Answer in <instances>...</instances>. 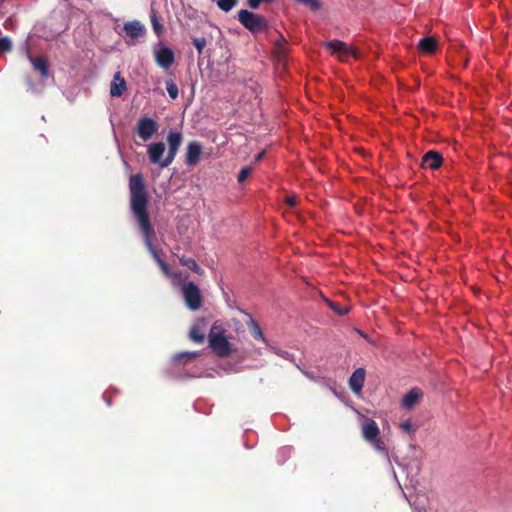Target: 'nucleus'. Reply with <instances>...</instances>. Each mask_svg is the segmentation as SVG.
Wrapping results in <instances>:
<instances>
[{
  "mask_svg": "<svg viewBox=\"0 0 512 512\" xmlns=\"http://www.w3.org/2000/svg\"><path fill=\"white\" fill-rule=\"evenodd\" d=\"M297 3L302 4L312 11H317L320 9V2L318 0H295Z\"/></svg>",
  "mask_w": 512,
  "mask_h": 512,
  "instance_id": "obj_24",
  "label": "nucleus"
},
{
  "mask_svg": "<svg viewBox=\"0 0 512 512\" xmlns=\"http://www.w3.org/2000/svg\"><path fill=\"white\" fill-rule=\"evenodd\" d=\"M129 188L131 210L140 230L142 231L145 246L157 264L160 265V263L164 261L152 243V238L154 237L155 232L147 213V193L145 190L143 178L140 174H135L130 177Z\"/></svg>",
  "mask_w": 512,
  "mask_h": 512,
  "instance_id": "obj_1",
  "label": "nucleus"
},
{
  "mask_svg": "<svg viewBox=\"0 0 512 512\" xmlns=\"http://www.w3.org/2000/svg\"><path fill=\"white\" fill-rule=\"evenodd\" d=\"M166 90L171 99H176L178 97V87L174 81H166Z\"/></svg>",
  "mask_w": 512,
  "mask_h": 512,
  "instance_id": "obj_23",
  "label": "nucleus"
},
{
  "mask_svg": "<svg viewBox=\"0 0 512 512\" xmlns=\"http://www.w3.org/2000/svg\"><path fill=\"white\" fill-rule=\"evenodd\" d=\"M123 30L126 36L131 38V40L126 41L128 45H135L136 42L134 40L142 37L146 33L145 26L138 20L126 22L123 25Z\"/></svg>",
  "mask_w": 512,
  "mask_h": 512,
  "instance_id": "obj_11",
  "label": "nucleus"
},
{
  "mask_svg": "<svg viewBox=\"0 0 512 512\" xmlns=\"http://www.w3.org/2000/svg\"><path fill=\"white\" fill-rule=\"evenodd\" d=\"M206 39L204 37H197L193 39V44L197 49L198 53L201 54L206 46Z\"/></svg>",
  "mask_w": 512,
  "mask_h": 512,
  "instance_id": "obj_28",
  "label": "nucleus"
},
{
  "mask_svg": "<svg viewBox=\"0 0 512 512\" xmlns=\"http://www.w3.org/2000/svg\"><path fill=\"white\" fill-rule=\"evenodd\" d=\"M413 512H422V509L417 506H413Z\"/></svg>",
  "mask_w": 512,
  "mask_h": 512,
  "instance_id": "obj_39",
  "label": "nucleus"
},
{
  "mask_svg": "<svg viewBox=\"0 0 512 512\" xmlns=\"http://www.w3.org/2000/svg\"><path fill=\"white\" fill-rule=\"evenodd\" d=\"M189 337L196 343H202L204 341V333L198 326H193L190 330Z\"/></svg>",
  "mask_w": 512,
  "mask_h": 512,
  "instance_id": "obj_21",
  "label": "nucleus"
},
{
  "mask_svg": "<svg viewBox=\"0 0 512 512\" xmlns=\"http://www.w3.org/2000/svg\"><path fill=\"white\" fill-rule=\"evenodd\" d=\"M421 397H422L421 390H419L417 388L411 389L402 399V402H401L402 408L407 409V410L413 408Z\"/></svg>",
  "mask_w": 512,
  "mask_h": 512,
  "instance_id": "obj_17",
  "label": "nucleus"
},
{
  "mask_svg": "<svg viewBox=\"0 0 512 512\" xmlns=\"http://www.w3.org/2000/svg\"><path fill=\"white\" fill-rule=\"evenodd\" d=\"M198 355H199L198 352L185 351V352H180V353L175 354L173 356V360L176 362H178V361L190 362L194 358H196Z\"/></svg>",
  "mask_w": 512,
  "mask_h": 512,
  "instance_id": "obj_20",
  "label": "nucleus"
},
{
  "mask_svg": "<svg viewBox=\"0 0 512 512\" xmlns=\"http://www.w3.org/2000/svg\"><path fill=\"white\" fill-rule=\"evenodd\" d=\"M12 48V42L8 37L0 38V52H8Z\"/></svg>",
  "mask_w": 512,
  "mask_h": 512,
  "instance_id": "obj_26",
  "label": "nucleus"
},
{
  "mask_svg": "<svg viewBox=\"0 0 512 512\" xmlns=\"http://www.w3.org/2000/svg\"><path fill=\"white\" fill-rule=\"evenodd\" d=\"M27 84H28L29 88H30L32 91H34V90H35V87H34L33 83H32L29 79L27 80Z\"/></svg>",
  "mask_w": 512,
  "mask_h": 512,
  "instance_id": "obj_37",
  "label": "nucleus"
},
{
  "mask_svg": "<svg viewBox=\"0 0 512 512\" xmlns=\"http://www.w3.org/2000/svg\"><path fill=\"white\" fill-rule=\"evenodd\" d=\"M360 425L363 439L378 453L383 454L387 459H389L385 443L380 437V429L377 423L362 415L360 417Z\"/></svg>",
  "mask_w": 512,
  "mask_h": 512,
  "instance_id": "obj_2",
  "label": "nucleus"
},
{
  "mask_svg": "<svg viewBox=\"0 0 512 512\" xmlns=\"http://www.w3.org/2000/svg\"><path fill=\"white\" fill-rule=\"evenodd\" d=\"M307 377L311 378V374H308L307 372L305 371H302Z\"/></svg>",
  "mask_w": 512,
  "mask_h": 512,
  "instance_id": "obj_40",
  "label": "nucleus"
},
{
  "mask_svg": "<svg viewBox=\"0 0 512 512\" xmlns=\"http://www.w3.org/2000/svg\"><path fill=\"white\" fill-rule=\"evenodd\" d=\"M182 141H183V135L181 132L175 131V130H170L168 132V135H167L168 153H167V156L165 157L164 165H170L174 161V159L178 153V150L181 146Z\"/></svg>",
  "mask_w": 512,
  "mask_h": 512,
  "instance_id": "obj_8",
  "label": "nucleus"
},
{
  "mask_svg": "<svg viewBox=\"0 0 512 512\" xmlns=\"http://www.w3.org/2000/svg\"><path fill=\"white\" fill-rule=\"evenodd\" d=\"M329 307L338 315L343 316L348 312L347 308L340 307L338 304L327 300Z\"/></svg>",
  "mask_w": 512,
  "mask_h": 512,
  "instance_id": "obj_29",
  "label": "nucleus"
},
{
  "mask_svg": "<svg viewBox=\"0 0 512 512\" xmlns=\"http://www.w3.org/2000/svg\"><path fill=\"white\" fill-rule=\"evenodd\" d=\"M442 164V156L439 152L428 151L422 158V166L432 170L438 169Z\"/></svg>",
  "mask_w": 512,
  "mask_h": 512,
  "instance_id": "obj_14",
  "label": "nucleus"
},
{
  "mask_svg": "<svg viewBox=\"0 0 512 512\" xmlns=\"http://www.w3.org/2000/svg\"><path fill=\"white\" fill-rule=\"evenodd\" d=\"M126 89V82L121 77L120 72L115 73L110 85V95L112 97H120Z\"/></svg>",
  "mask_w": 512,
  "mask_h": 512,
  "instance_id": "obj_16",
  "label": "nucleus"
},
{
  "mask_svg": "<svg viewBox=\"0 0 512 512\" xmlns=\"http://www.w3.org/2000/svg\"><path fill=\"white\" fill-rule=\"evenodd\" d=\"M238 21L252 34H259L268 28L264 17L244 9L238 12Z\"/></svg>",
  "mask_w": 512,
  "mask_h": 512,
  "instance_id": "obj_3",
  "label": "nucleus"
},
{
  "mask_svg": "<svg viewBox=\"0 0 512 512\" xmlns=\"http://www.w3.org/2000/svg\"><path fill=\"white\" fill-rule=\"evenodd\" d=\"M237 4V0H217V6L224 12H229Z\"/></svg>",
  "mask_w": 512,
  "mask_h": 512,
  "instance_id": "obj_22",
  "label": "nucleus"
},
{
  "mask_svg": "<svg viewBox=\"0 0 512 512\" xmlns=\"http://www.w3.org/2000/svg\"><path fill=\"white\" fill-rule=\"evenodd\" d=\"M325 47L333 54H336L342 61L353 56L356 57V51L340 40H331L325 43Z\"/></svg>",
  "mask_w": 512,
  "mask_h": 512,
  "instance_id": "obj_9",
  "label": "nucleus"
},
{
  "mask_svg": "<svg viewBox=\"0 0 512 512\" xmlns=\"http://www.w3.org/2000/svg\"><path fill=\"white\" fill-rule=\"evenodd\" d=\"M270 350L276 355L282 357L283 359L294 362V356L291 353L276 349L275 347H270Z\"/></svg>",
  "mask_w": 512,
  "mask_h": 512,
  "instance_id": "obj_25",
  "label": "nucleus"
},
{
  "mask_svg": "<svg viewBox=\"0 0 512 512\" xmlns=\"http://www.w3.org/2000/svg\"><path fill=\"white\" fill-rule=\"evenodd\" d=\"M151 21H152V26H153V29L156 33H160L161 30H162V26L161 24L158 22V19H157V16L154 12H152V15H151Z\"/></svg>",
  "mask_w": 512,
  "mask_h": 512,
  "instance_id": "obj_32",
  "label": "nucleus"
},
{
  "mask_svg": "<svg viewBox=\"0 0 512 512\" xmlns=\"http://www.w3.org/2000/svg\"><path fill=\"white\" fill-rule=\"evenodd\" d=\"M273 0H247L250 8L257 9L262 2H272Z\"/></svg>",
  "mask_w": 512,
  "mask_h": 512,
  "instance_id": "obj_34",
  "label": "nucleus"
},
{
  "mask_svg": "<svg viewBox=\"0 0 512 512\" xmlns=\"http://www.w3.org/2000/svg\"><path fill=\"white\" fill-rule=\"evenodd\" d=\"M165 152V144L163 142H154L148 146L147 154L152 164L158 165L160 168H166L169 165H164L165 158L163 154Z\"/></svg>",
  "mask_w": 512,
  "mask_h": 512,
  "instance_id": "obj_10",
  "label": "nucleus"
},
{
  "mask_svg": "<svg viewBox=\"0 0 512 512\" xmlns=\"http://www.w3.org/2000/svg\"><path fill=\"white\" fill-rule=\"evenodd\" d=\"M28 58L33 69L38 71L43 79L49 76V64L44 57H32L31 55H28Z\"/></svg>",
  "mask_w": 512,
  "mask_h": 512,
  "instance_id": "obj_15",
  "label": "nucleus"
},
{
  "mask_svg": "<svg viewBox=\"0 0 512 512\" xmlns=\"http://www.w3.org/2000/svg\"><path fill=\"white\" fill-rule=\"evenodd\" d=\"M158 128L159 126L154 119L150 117H142L138 120L135 126V132L142 141L146 142L157 133Z\"/></svg>",
  "mask_w": 512,
  "mask_h": 512,
  "instance_id": "obj_7",
  "label": "nucleus"
},
{
  "mask_svg": "<svg viewBox=\"0 0 512 512\" xmlns=\"http://www.w3.org/2000/svg\"><path fill=\"white\" fill-rule=\"evenodd\" d=\"M170 278L172 279L174 285H180L187 278V275L182 273H174L171 274Z\"/></svg>",
  "mask_w": 512,
  "mask_h": 512,
  "instance_id": "obj_31",
  "label": "nucleus"
},
{
  "mask_svg": "<svg viewBox=\"0 0 512 512\" xmlns=\"http://www.w3.org/2000/svg\"><path fill=\"white\" fill-rule=\"evenodd\" d=\"M179 261L183 266H186L187 268L197 273L198 275L204 274V270L197 264V262L193 258L182 256L180 257Z\"/></svg>",
  "mask_w": 512,
  "mask_h": 512,
  "instance_id": "obj_18",
  "label": "nucleus"
},
{
  "mask_svg": "<svg viewBox=\"0 0 512 512\" xmlns=\"http://www.w3.org/2000/svg\"><path fill=\"white\" fill-rule=\"evenodd\" d=\"M159 267L167 277L171 276L172 273L170 272L169 267L165 262H161Z\"/></svg>",
  "mask_w": 512,
  "mask_h": 512,
  "instance_id": "obj_35",
  "label": "nucleus"
},
{
  "mask_svg": "<svg viewBox=\"0 0 512 512\" xmlns=\"http://www.w3.org/2000/svg\"><path fill=\"white\" fill-rule=\"evenodd\" d=\"M286 202L288 205L294 206L296 204V198L294 196H288Z\"/></svg>",
  "mask_w": 512,
  "mask_h": 512,
  "instance_id": "obj_36",
  "label": "nucleus"
},
{
  "mask_svg": "<svg viewBox=\"0 0 512 512\" xmlns=\"http://www.w3.org/2000/svg\"><path fill=\"white\" fill-rule=\"evenodd\" d=\"M251 172H252V167L247 166V167L242 168L237 176L238 182L241 183V182L245 181Z\"/></svg>",
  "mask_w": 512,
  "mask_h": 512,
  "instance_id": "obj_30",
  "label": "nucleus"
},
{
  "mask_svg": "<svg viewBox=\"0 0 512 512\" xmlns=\"http://www.w3.org/2000/svg\"><path fill=\"white\" fill-rule=\"evenodd\" d=\"M209 346L212 351L220 357H226L231 353V345L223 332L213 326L208 335Z\"/></svg>",
  "mask_w": 512,
  "mask_h": 512,
  "instance_id": "obj_4",
  "label": "nucleus"
},
{
  "mask_svg": "<svg viewBox=\"0 0 512 512\" xmlns=\"http://www.w3.org/2000/svg\"><path fill=\"white\" fill-rule=\"evenodd\" d=\"M436 46V40L433 37H424L420 39L418 47L424 53H432Z\"/></svg>",
  "mask_w": 512,
  "mask_h": 512,
  "instance_id": "obj_19",
  "label": "nucleus"
},
{
  "mask_svg": "<svg viewBox=\"0 0 512 512\" xmlns=\"http://www.w3.org/2000/svg\"><path fill=\"white\" fill-rule=\"evenodd\" d=\"M202 153V146L197 141H191L187 145L185 162L188 166H195Z\"/></svg>",
  "mask_w": 512,
  "mask_h": 512,
  "instance_id": "obj_12",
  "label": "nucleus"
},
{
  "mask_svg": "<svg viewBox=\"0 0 512 512\" xmlns=\"http://www.w3.org/2000/svg\"><path fill=\"white\" fill-rule=\"evenodd\" d=\"M253 335L256 339H259V340L263 341L264 343H266L264 335H263L260 327L257 324L253 325Z\"/></svg>",
  "mask_w": 512,
  "mask_h": 512,
  "instance_id": "obj_33",
  "label": "nucleus"
},
{
  "mask_svg": "<svg viewBox=\"0 0 512 512\" xmlns=\"http://www.w3.org/2000/svg\"><path fill=\"white\" fill-rule=\"evenodd\" d=\"M365 370L357 368L349 378V387L354 394L359 395L365 381Z\"/></svg>",
  "mask_w": 512,
  "mask_h": 512,
  "instance_id": "obj_13",
  "label": "nucleus"
},
{
  "mask_svg": "<svg viewBox=\"0 0 512 512\" xmlns=\"http://www.w3.org/2000/svg\"><path fill=\"white\" fill-rule=\"evenodd\" d=\"M182 294L186 306L192 310H198L201 306V294L196 284L193 282L183 283Z\"/></svg>",
  "mask_w": 512,
  "mask_h": 512,
  "instance_id": "obj_6",
  "label": "nucleus"
},
{
  "mask_svg": "<svg viewBox=\"0 0 512 512\" xmlns=\"http://www.w3.org/2000/svg\"><path fill=\"white\" fill-rule=\"evenodd\" d=\"M263 154H264L263 151L260 152L259 154H257L256 157H255V161H259L262 158Z\"/></svg>",
  "mask_w": 512,
  "mask_h": 512,
  "instance_id": "obj_38",
  "label": "nucleus"
},
{
  "mask_svg": "<svg viewBox=\"0 0 512 512\" xmlns=\"http://www.w3.org/2000/svg\"><path fill=\"white\" fill-rule=\"evenodd\" d=\"M400 429L410 435L414 434L415 428L410 420H405L400 423Z\"/></svg>",
  "mask_w": 512,
  "mask_h": 512,
  "instance_id": "obj_27",
  "label": "nucleus"
},
{
  "mask_svg": "<svg viewBox=\"0 0 512 512\" xmlns=\"http://www.w3.org/2000/svg\"><path fill=\"white\" fill-rule=\"evenodd\" d=\"M153 56L156 64L163 70H168L175 61L174 51L161 43L154 47Z\"/></svg>",
  "mask_w": 512,
  "mask_h": 512,
  "instance_id": "obj_5",
  "label": "nucleus"
}]
</instances>
